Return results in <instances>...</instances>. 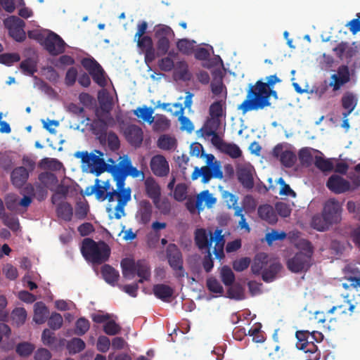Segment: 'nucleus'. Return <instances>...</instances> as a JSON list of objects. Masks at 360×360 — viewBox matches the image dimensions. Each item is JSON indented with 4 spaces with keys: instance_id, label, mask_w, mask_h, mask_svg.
Listing matches in <instances>:
<instances>
[{
    "instance_id": "1",
    "label": "nucleus",
    "mask_w": 360,
    "mask_h": 360,
    "mask_svg": "<svg viewBox=\"0 0 360 360\" xmlns=\"http://www.w3.org/2000/svg\"><path fill=\"white\" fill-rule=\"evenodd\" d=\"M194 241L200 250H211L212 243L214 242L213 254L215 257L221 260L224 257V248L225 244L222 230L217 229L214 232L207 231L205 229H197L194 232Z\"/></svg>"
},
{
    "instance_id": "2",
    "label": "nucleus",
    "mask_w": 360,
    "mask_h": 360,
    "mask_svg": "<svg viewBox=\"0 0 360 360\" xmlns=\"http://www.w3.org/2000/svg\"><path fill=\"white\" fill-rule=\"evenodd\" d=\"M81 252L87 262L101 264L109 259L110 248L103 240L96 242L90 238H86L82 242Z\"/></svg>"
},
{
    "instance_id": "3",
    "label": "nucleus",
    "mask_w": 360,
    "mask_h": 360,
    "mask_svg": "<svg viewBox=\"0 0 360 360\" xmlns=\"http://www.w3.org/2000/svg\"><path fill=\"white\" fill-rule=\"evenodd\" d=\"M273 89H261L258 91L248 90L246 99L239 105L238 109L245 114L250 110L264 109L270 106V96L278 98L277 92Z\"/></svg>"
},
{
    "instance_id": "4",
    "label": "nucleus",
    "mask_w": 360,
    "mask_h": 360,
    "mask_svg": "<svg viewBox=\"0 0 360 360\" xmlns=\"http://www.w3.org/2000/svg\"><path fill=\"white\" fill-rule=\"evenodd\" d=\"M28 37L30 39L38 40L51 56H58L63 53L65 50V42L58 34L53 32H49L46 37L42 34H33L32 32H29Z\"/></svg>"
},
{
    "instance_id": "5",
    "label": "nucleus",
    "mask_w": 360,
    "mask_h": 360,
    "mask_svg": "<svg viewBox=\"0 0 360 360\" xmlns=\"http://www.w3.org/2000/svg\"><path fill=\"white\" fill-rule=\"evenodd\" d=\"M110 172L119 188L124 187L125 180L128 175L136 178L139 176L140 171L131 165L128 158L121 160L117 165L112 166Z\"/></svg>"
},
{
    "instance_id": "6",
    "label": "nucleus",
    "mask_w": 360,
    "mask_h": 360,
    "mask_svg": "<svg viewBox=\"0 0 360 360\" xmlns=\"http://www.w3.org/2000/svg\"><path fill=\"white\" fill-rule=\"evenodd\" d=\"M305 252H297L292 257L287 261V267L293 273L307 271L311 266L313 250L310 243Z\"/></svg>"
},
{
    "instance_id": "7",
    "label": "nucleus",
    "mask_w": 360,
    "mask_h": 360,
    "mask_svg": "<svg viewBox=\"0 0 360 360\" xmlns=\"http://www.w3.org/2000/svg\"><path fill=\"white\" fill-rule=\"evenodd\" d=\"M166 257L169 265L174 272L177 278L185 276L186 272L184 268V259L182 252L174 243H169L166 248Z\"/></svg>"
},
{
    "instance_id": "8",
    "label": "nucleus",
    "mask_w": 360,
    "mask_h": 360,
    "mask_svg": "<svg viewBox=\"0 0 360 360\" xmlns=\"http://www.w3.org/2000/svg\"><path fill=\"white\" fill-rule=\"evenodd\" d=\"M174 37V32L169 26L160 24L155 27L158 56H165L168 52L170 47V39Z\"/></svg>"
},
{
    "instance_id": "9",
    "label": "nucleus",
    "mask_w": 360,
    "mask_h": 360,
    "mask_svg": "<svg viewBox=\"0 0 360 360\" xmlns=\"http://www.w3.org/2000/svg\"><path fill=\"white\" fill-rule=\"evenodd\" d=\"M81 63L84 68L88 71L95 83L101 87L106 86L107 81L104 70L94 58H83Z\"/></svg>"
},
{
    "instance_id": "10",
    "label": "nucleus",
    "mask_w": 360,
    "mask_h": 360,
    "mask_svg": "<svg viewBox=\"0 0 360 360\" xmlns=\"http://www.w3.org/2000/svg\"><path fill=\"white\" fill-rule=\"evenodd\" d=\"M4 25L8 30L9 35L16 41L22 42L25 39L24 20L17 16L11 15L4 20Z\"/></svg>"
},
{
    "instance_id": "11",
    "label": "nucleus",
    "mask_w": 360,
    "mask_h": 360,
    "mask_svg": "<svg viewBox=\"0 0 360 360\" xmlns=\"http://www.w3.org/2000/svg\"><path fill=\"white\" fill-rule=\"evenodd\" d=\"M342 212L341 204L336 199L330 198L323 205L322 214L333 225L341 221Z\"/></svg>"
},
{
    "instance_id": "12",
    "label": "nucleus",
    "mask_w": 360,
    "mask_h": 360,
    "mask_svg": "<svg viewBox=\"0 0 360 360\" xmlns=\"http://www.w3.org/2000/svg\"><path fill=\"white\" fill-rule=\"evenodd\" d=\"M350 80L351 74L349 67L342 65L338 67L337 72L330 76L328 86L332 88L333 92H336Z\"/></svg>"
},
{
    "instance_id": "13",
    "label": "nucleus",
    "mask_w": 360,
    "mask_h": 360,
    "mask_svg": "<svg viewBox=\"0 0 360 360\" xmlns=\"http://www.w3.org/2000/svg\"><path fill=\"white\" fill-rule=\"evenodd\" d=\"M137 46L144 53L145 61L146 63H153L156 57L157 51L153 46V39L149 36H145L137 39Z\"/></svg>"
},
{
    "instance_id": "14",
    "label": "nucleus",
    "mask_w": 360,
    "mask_h": 360,
    "mask_svg": "<svg viewBox=\"0 0 360 360\" xmlns=\"http://www.w3.org/2000/svg\"><path fill=\"white\" fill-rule=\"evenodd\" d=\"M348 281L349 284L343 283L342 285L344 288L349 290L348 296L351 295L355 302V304L350 303V301L347 302L349 304L348 310L350 312H353L356 304L360 303V277H350L348 278Z\"/></svg>"
},
{
    "instance_id": "15",
    "label": "nucleus",
    "mask_w": 360,
    "mask_h": 360,
    "mask_svg": "<svg viewBox=\"0 0 360 360\" xmlns=\"http://www.w3.org/2000/svg\"><path fill=\"white\" fill-rule=\"evenodd\" d=\"M273 155L279 158L281 163L288 168L292 167L297 160L295 153L289 150H283L282 144H278L274 148Z\"/></svg>"
},
{
    "instance_id": "16",
    "label": "nucleus",
    "mask_w": 360,
    "mask_h": 360,
    "mask_svg": "<svg viewBox=\"0 0 360 360\" xmlns=\"http://www.w3.org/2000/svg\"><path fill=\"white\" fill-rule=\"evenodd\" d=\"M150 167L153 173L157 176L164 177L169 172V163L162 155H154L150 160Z\"/></svg>"
},
{
    "instance_id": "17",
    "label": "nucleus",
    "mask_w": 360,
    "mask_h": 360,
    "mask_svg": "<svg viewBox=\"0 0 360 360\" xmlns=\"http://www.w3.org/2000/svg\"><path fill=\"white\" fill-rule=\"evenodd\" d=\"M326 186L334 193L340 194L350 189V183L339 175L333 174L328 179Z\"/></svg>"
},
{
    "instance_id": "18",
    "label": "nucleus",
    "mask_w": 360,
    "mask_h": 360,
    "mask_svg": "<svg viewBox=\"0 0 360 360\" xmlns=\"http://www.w3.org/2000/svg\"><path fill=\"white\" fill-rule=\"evenodd\" d=\"M124 136L128 143L134 148H139L143 140V132L142 129L136 125H129L124 130Z\"/></svg>"
},
{
    "instance_id": "19",
    "label": "nucleus",
    "mask_w": 360,
    "mask_h": 360,
    "mask_svg": "<svg viewBox=\"0 0 360 360\" xmlns=\"http://www.w3.org/2000/svg\"><path fill=\"white\" fill-rule=\"evenodd\" d=\"M153 207L148 200H144L140 202L139 209L136 217L139 224L146 225L151 219Z\"/></svg>"
},
{
    "instance_id": "20",
    "label": "nucleus",
    "mask_w": 360,
    "mask_h": 360,
    "mask_svg": "<svg viewBox=\"0 0 360 360\" xmlns=\"http://www.w3.org/2000/svg\"><path fill=\"white\" fill-rule=\"evenodd\" d=\"M237 176L238 181L246 189H252L254 186V179L252 169L243 167L238 169Z\"/></svg>"
},
{
    "instance_id": "21",
    "label": "nucleus",
    "mask_w": 360,
    "mask_h": 360,
    "mask_svg": "<svg viewBox=\"0 0 360 360\" xmlns=\"http://www.w3.org/2000/svg\"><path fill=\"white\" fill-rule=\"evenodd\" d=\"M12 184L17 188L22 187L29 178V172L24 167L15 168L11 175Z\"/></svg>"
},
{
    "instance_id": "22",
    "label": "nucleus",
    "mask_w": 360,
    "mask_h": 360,
    "mask_svg": "<svg viewBox=\"0 0 360 360\" xmlns=\"http://www.w3.org/2000/svg\"><path fill=\"white\" fill-rule=\"evenodd\" d=\"M146 193L153 201L160 198L161 196V188L155 179L153 177H148L144 181Z\"/></svg>"
},
{
    "instance_id": "23",
    "label": "nucleus",
    "mask_w": 360,
    "mask_h": 360,
    "mask_svg": "<svg viewBox=\"0 0 360 360\" xmlns=\"http://www.w3.org/2000/svg\"><path fill=\"white\" fill-rule=\"evenodd\" d=\"M341 103L342 108L347 110L342 113L343 117L347 118L356 108L357 98L352 92L347 91L343 94L341 98Z\"/></svg>"
},
{
    "instance_id": "24",
    "label": "nucleus",
    "mask_w": 360,
    "mask_h": 360,
    "mask_svg": "<svg viewBox=\"0 0 360 360\" xmlns=\"http://www.w3.org/2000/svg\"><path fill=\"white\" fill-rule=\"evenodd\" d=\"M153 291L157 298L165 302H169L174 294V289L172 287L162 283L155 285Z\"/></svg>"
},
{
    "instance_id": "25",
    "label": "nucleus",
    "mask_w": 360,
    "mask_h": 360,
    "mask_svg": "<svg viewBox=\"0 0 360 360\" xmlns=\"http://www.w3.org/2000/svg\"><path fill=\"white\" fill-rule=\"evenodd\" d=\"M259 217L269 224H276L278 221L277 214L274 207L270 205H262L258 207Z\"/></svg>"
},
{
    "instance_id": "26",
    "label": "nucleus",
    "mask_w": 360,
    "mask_h": 360,
    "mask_svg": "<svg viewBox=\"0 0 360 360\" xmlns=\"http://www.w3.org/2000/svg\"><path fill=\"white\" fill-rule=\"evenodd\" d=\"M101 274L105 282L111 285H115L120 277L119 271L109 264L102 266Z\"/></svg>"
},
{
    "instance_id": "27",
    "label": "nucleus",
    "mask_w": 360,
    "mask_h": 360,
    "mask_svg": "<svg viewBox=\"0 0 360 360\" xmlns=\"http://www.w3.org/2000/svg\"><path fill=\"white\" fill-rule=\"evenodd\" d=\"M266 82H264L262 80H258L254 85H250L248 90L258 91L261 89H270L274 88L276 83L281 82V79H279L276 75H272L266 78Z\"/></svg>"
},
{
    "instance_id": "28",
    "label": "nucleus",
    "mask_w": 360,
    "mask_h": 360,
    "mask_svg": "<svg viewBox=\"0 0 360 360\" xmlns=\"http://www.w3.org/2000/svg\"><path fill=\"white\" fill-rule=\"evenodd\" d=\"M57 216L65 221H70L73 215L72 205L68 202L59 203L56 207Z\"/></svg>"
},
{
    "instance_id": "29",
    "label": "nucleus",
    "mask_w": 360,
    "mask_h": 360,
    "mask_svg": "<svg viewBox=\"0 0 360 360\" xmlns=\"http://www.w3.org/2000/svg\"><path fill=\"white\" fill-rule=\"evenodd\" d=\"M200 176L202 177L201 181L203 184L208 183L210 180L213 178L212 167H210V165H206L200 169L198 167H195L191 174V179L193 180H195Z\"/></svg>"
},
{
    "instance_id": "30",
    "label": "nucleus",
    "mask_w": 360,
    "mask_h": 360,
    "mask_svg": "<svg viewBox=\"0 0 360 360\" xmlns=\"http://www.w3.org/2000/svg\"><path fill=\"white\" fill-rule=\"evenodd\" d=\"M49 314L46 306L41 302L34 304V314L33 320L38 324L44 323Z\"/></svg>"
},
{
    "instance_id": "31",
    "label": "nucleus",
    "mask_w": 360,
    "mask_h": 360,
    "mask_svg": "<svg viewBox=\"0 0 360 360\" xmlns=\"http://www.w3.org/2000/svg\"><path fill=\"white\" fill-rule=\"evenodd\" d=\"M135 273L140 278L138 283H142L144 281H148L150 277V270L148 264L144 260H138L136 262Z\"/></svg>"
},
{
    "instance_id": "32",
    "label": "nucleus",
    "mask_w": 360,
    "mask_h": 360,
    "mask_svg": "<svg viewBox=\"0 0 360 360\" xmlns=\"http://www.w3.org/2000/svg\"><path fill=\"white\" fill-rule=\"evenodd\" d=\"M313 152L321 154L319 150L313 149L311 148L307 147L300 150L298 157L302 165L305 167H309L311 165L313 162Z\"/></svg>"
},
{
    "instance_id": "33",
    "label": "nucleus",
    "mask_w": 360,
    "mask_h": 360,
    "mask_svg": "<svg viewBox=\"0 0 360 360\" xmlns=\"http://www.w3.org/2000/svg\"><path fill=\"white\" fill-rule=\"evenodd\" d=\"M281 268V266L279 263H273L268 268L264 267L262 273V280L266 283L273 281Z\"/></svg>"
},
{
    "instance_id": "34",
    "label": "nucleus",
    "mask_w": 360,
    "mask_h": 360,
    "mask_svg": "<svg viewBox=\"0 0 360 360\" xmlns=\"http://www.w3.org/2000/svg\"><path fill=\"white\" fill-rule=\"evenodd\" d=\"M332 224L328 220L325 216L321 214H315L311 221V226L314 229L319 231H324L329 229Z\"/></svg>"
},
{
    "instance_id": "35",
    "label": "nucleus",
    "mask_w": 360,
    "mask_h": 360,
    "mask_svg": "<svg viewBox=\"0 0 360 360\" xmlns=\"http://www.w3.org/2000/svg\"><path fill=\"white\" fill-rule=\"evenodd\" d=\"M85 342L79 338H73L68 341L66 348L70 354H75L85 349Z\"/></svg>"
},
{
    "instance_id": "36",
    "label": "nucleus",
    "mask_w": 360,
    "mask_h": 360,
    "mask_svg": "<svg viewBox=\"0 0 360 360\" xmlns=\"http://www.w3.org/2000/svg\"><path fill=\"white\" fill-rule=\"evenodd\" d=\"M175 73L179 79L184 81H188L191 78V75L188 70V66L185 60L179 61L174 65Z\"/></svg>"
},
{
    "instance_id": "37",
    "label": "nucleus",
    "mask_w": 360,
    "mask_h": 360,
    "mask_svg": "<svg viewBox=\"0 0 360 360\" xmlns=\"http://www.w3.org/2000/svg\"><path fill=\"white\" fill-rule=\"evenodd\" d=\"M195 44L194 40L181 39L176 42V48L181 53L188 56L193 53Z\"/></svg>"
},
{
    "instance_id": "38",
    "label": "nucleus",
    "mask_w": 360,
    "mask_h": 360,
    "mask_svg": "<svg viewBox=\"0 0 360 360\" xmlns=\"http://www.w3.org/2000/svg\"><path fill=\"white\" fill-rule=\"evenodd\" d=\"M220 125L219 119L211 117L205 122L201 130L203 131L206 136H210L214 132H217Z\"/></svg>"
},
{
    "instance_id": "39",
    "label": "nucleus",
    "mask_w": 360,
    "mask_h": 360,
    "mask_svg": "<svg viewBox=\"0 0 360 360\" xmlns=\"http://www.w3.org/2000/svg\"><path fill=\"white\" fill-rule=\"evenodd\" d=\"M267 256L265 254L257 255L251 266V271L255 275H259L266 265Z\"/></svg>"
},
{
    "instance_id": "40",
    "label": "nucleus",
    "mask_w": 360,
    "mask_h": 360,
    "mask_svg": "<svg viewBox=\"0 0 360 360\" xmlns=\"http://www.w3.org/2000/svg\"><path fill=\"white\" fill-rule=\"evenodd\" d=\"M88 165L93 167L96 176L103 173L105 170L106 167V164L104 160L93 153L91 154V159L89 160Z\"/></svg>"
},
{
    "instance_id": "41",
    "label": "nucleus",
    "mask_w": 360,
    "mask_h": 360,
    "mask_svg": "<svg viewBox=\"0 0 360 360\" xmlns=\"http://www.w3.org/2000/svg\"><path fill=\"white\" fill-rule=\"evenodd\" d=\"M221 152L233 159L239 158L242 155V151L239 146L233 143L226 142Z\"/></svg>"
},
{
    "instance_id": "42",
    "label": "nucleus",
    "mask_w": 360,
    "mask_h": 360,
    "mask_svg": "<svg viewBox=\"0 0 360 360\" xmlns=\"http://www.w3.org/2000/svg\"><path fill=\"white\" fill-rule=\"evenodd\" d=\"M20 68L25 75L32 76L37 71V62L31 58H26L20 63Z\"/></svg>"
},
{
    "instance_id": "43",
    "label": "nucleus",
    "mask_w": 360,
    "mask_h": 360,
    "mask_svg": "<svg viewBox=\"0 0 360 360\" xmlns=\"http://www.w3.org/2000/svg\"><path fill=\"white\" fill-rule=\"evenodd\" d=\"M93 129L94 134L99 136L101 140L105 139L107 136L108 125L104 120L99 119L93 123Z\"/></svg>"
},
{
    "instance_id": "44",
    "label": "nucleus",
    "mask_w": 360,
    "mask_h": 360,
    "mask_svg": "<svg viewBox=\"0 0 360 360\" xmlns=\"http://www.w3.org/2000/svg\"><path fill=\"white\" fill-rule=\"evenodd\" d=\"M197 196L198 205H202L203 202H205V206L210 208L217 202V198L208 190L202 191Z\"/></svg>"
},
{
    "instance_id": "45",
    "label": "nucleus",
    "mask_w": 360,
    "mask_h": 360,
    "mask_svg": "<svg viewBox=\"0 0 360 360\" xmlns=\"http://www.w3.org/2000/svg\"><path fill=\"white\" fill-rule=\"evenodd\" d=\"M11 316L13 322L17 326H20L23 325L26 321L27 311L22 307H17L12 311Z\"/></svg>"
},
{
    "instance_id": "46",
    "label": "nucleus",
    "mask_w": 360,
    "mask_h": 360,
    "mask_svg": "<svg viewBox=\"0 0 360 360\" xmlns=\"http://www.w3.org/2000/svg\"><path fill=\"white\" fill-rule=\"evenodd\" d=\"M121 266L124 277L128 278L130 275L134 276L135 274L136 262H134V260L124 259L121 262Z\"/></svg>"
},
{
    "instance_id": "47",
    "label": "nucleus",
    "mask_w": 360,
    "mask_h": 360,
    "mask_svg": "<svg viewBox=\"0 0 360 360\" xmlns=\"http://www.w3.org/2000/svg\"><path fill=\"white\" fill-rule=\"evenodd\" d=\"M134 113L149 124H152L154 122V117H153V109L151 108H139L134 110Z\"/></svg>"
},
{
    "instance_id": "48",
    "label": "nucleus",
    "mask_w": 360,
    "mask_h": 360,
    "mask_svg": "<svg viewBox=\"0 0 360 360\" xmlns=\"http://www.w3.org/2000/svg\"><path fill=\"white\" fill-rule=\"evenodd\" d=\"M315 166L321 172H331L333 169V162L328 160L325 159L321 156H315L314 158Z\"/></svg>"
},
{
    "instance_id": "49",
    "label": "nucleus",
    "mask_w": 360,
    "mask_h": 360,
    "mask_svg": "<svg viewBox=\"0 0 360 360\" xmlns=\"http://www.w3.org/2000/svg\"><path fill=\"white\" fill-rule=\"evenodd\" d=\"M120 195H124L127 197L131 195V189L129 188H125L124 187L119 188L117 186L116 190L112 189L110 192L106 193L105 196L109 202L114 201L115 197H117L118 202Z\"/></svg>"
},
{
    "instance_id": "50",
    "label": "nucleus",
    "mask_w": 360,
    "mask_h": 360,
    "mask_svg": "<svg viewBox=\"0 0 360 360\" xmlns=\"http://www.w3.org/2000/svg\"><path fill=\"white\" fill-rule=\"evenodd\" d=\"M90 328V323L86 319L82 317L77 320L74 333L78 336L84 335Z\"/></svg>"
},
{
    "instance_id": "51",
    "label": "nucleus",
    "mask_w": 360,
    "mask_h": 360,
    "mask_svg": "<svg viewBox=\"0 0 360 360\" xmlns=\"http://www.w3.org/2000/svg\"><path fill=\"white\" fill-rule=\"evenodd\" d=\"M0 219L2 220L4 224L8 226L13 231H17L20 228V224L18 219L15 216L4 213Z\"/></svg>"
},
{
    "instance_id": "52",
    "label": "nucleus",
    "mask_w": 360,
    "mask_h": 360,
    "mask_svg": "<svg viewBox=\"0 0 360 360\" xmlns=\"http://www.w3.org/2000/svg\"><path fill=\"white\" fill-rule=\"evenodd\" d=\"M295 336L297 339V347L299 349H305L309 340L310 332L308 330H299L296 332Z\"/></svg>"
},
{
    "instance_id": "53",
    "label": "nucleus",
    "mask_w": 360,
    "mask_h": 360,
    "mask_svg": "<svg viewBox=\"0 0 360 360\" xmlns=\"http://www.w3.org/2000/svg\"><path fill=\"white\" fill-rule=\"evenodd\" d=\"M221 278L226 286H231L235 281V275L230 267L224 266L221 269Z\"/></svg>"
},
{
    "instance_id": "54",
    "label": "nucleus",
    "mask_w": 360,
    "mask_h": 360,
    "mask_svg": "<svg viewBox=\"0 0 360 360\" xmlns=\"http://www.w3.org/2000/svg\"><path fill=\"white\" fill-rule=\"evenodd\" d=\"M155 207L162 214H169L171 212L172 206L170 201L168 198H164L163 199L158 198L153 201Z\"/></svg>"
},
{
    "instance_id": "55",
    "label": "nucleus",
    "mask_w": 360,
    "mask_h": 360,
    "mask_svg": "<svg viewBox=\"0 0 360 360\" xmlns=\"http://www.w3.org/2000/svg\"><path fill=\"white\" fill-rule=\"evenodd\" d=\"M176 146V140L167 135L161 136L158 140V146L162 150H171Z\"/></svg>"
},
{
    "instance_id": "56",
    "label": "nucleus",
    "mask_w": 360,
    "mask_h": 360,
    "mask_svg": "<svg viewBox=\"0 0 360 360\" xmlns=\"http://www.w3.org/2000/svg\"><path fill=\"white\" fill-rule=\"evenodd\" d=\"M131 200V195H120L119 202L115 207V217L117 219L124 215V206Z\"/></svg>"
},
{
    "instance_id": "57",
    "label": "nucleus",
    "mask_w": 360,
    "mask_h": 360,
    "mask_svg": "<svg viewBox=\"0 0 360 360\" xmlns=\"http://www.w3.org/2000/svg\"><path fill=\"white\" fill-rule=\"evenodd\" d=\"M104 333L108 335H115L120 333L122 328L113 320H108L103 328Z\"/></svg>"
},
{
    "instance_id": "58",
    "label": "nucleus",
    "mask_w": 360,
    "mask_h": 360,
    "mask_svg": "<svg viewBox=\"0 0 360 360\" xmlns=\"http://www.w3.org/2000/svg\"><path fill=\"white\" fill-rule=\"evenodd\" d=\"M34 349V347L32 344L24 342L17 345L16 353L20 356H30Z\"/></svg>"
},
{
    "instance_id": "59",
    "label": "nucleus",
    "mask_w": 360,
    "mask_h": 360,
    "mask_svg": "<svg viewBox=\"0 0 360 360\" xmlns=\"http://www.w3.org/2000/svg\"><path fill=\"white\" fill-rule=\"evenodd\" d=\"M153 123V128L158 131H165L170 126V121L163 115H157Z\"/></svg>"
},
{
    "instance_id": "60",
    "label": "nucleus",
    "mask_w": 360,
    "mask_h": 360,
    "mask_svg": "<svg viewBox=\"0 0 360 360\" xmlns=\"http://www.w3.org/2000/svg\"><path fill=\"white\" fill-rule=\"evenodd\" d=\"M206 285L207 289L213 292L222 294L224 292V288L219 281L214 277H210L207 279Z\"/></svg>"
},
{
    "instance_id": "61",
    "label": "nucleus",
    "mask_w": 360,
    "mask_h": 360,
    "mask_svg": "<svg viewBox=\"0 0 360 360\" xmlns=\"http://www.w3.org/2000/svg\"><path fill=\"white\" fill-rule=\"evenodd\" d=\"M38 179L45 186L55 184L58 181L56 176L49 172H41L39 174Z\"/></svg>"
},
{
    "instance_id": "62",
    "label": "nucleus",
    "mask_w": 360,
    "mask_h": 360,
    "mask_svg": "<svg viewBox=\"0 0 360 360\" xmlns=\"http://www.w3.org/2000/svg\"><path fill=\"white\" fill-rule=\"evenodd\" d=\"M187 186L185 184H178L174 191V198L179 202H182L186 198Z\"/></svg>"
},
{
    "instance_id": "63",
    "label": "nucleus",
    "mask_w": 360,
    "mask_h": 360,
    "mask_svg": "<svg viewBox=\"0 0 360 360\" xmlns=\"http://www.w3.org/2000/svg\"><path fill=\"white\" fill-rule=\"evenodd\" d=\"M20 60V55L17 53H3L0 55V63L8 66L12 65L14 63Z\"/></svg>"
},
{
    "instance_id": "64",
    "label": "nucleus",
    "mask_w": 360,
    "mask_h": 360,
    "mask_svg": "<svg viewBox=\"0 0 360 360\" xmlns=\"http://www.w3.org/2000/svg\"><path fill=\"white\" fill-rule=\"evenodd\" d=\"M48 325L52 330H58L63 325V317L58 313H53L48 320Z\"/></svg>"
}]
</instances>
